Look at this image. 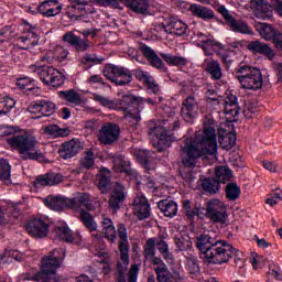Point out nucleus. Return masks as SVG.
<instances>
[{"instance_id": "f3484780", "label": "nucleus", "mask_w": 282, "mask_h": 282, "mask_svg": "<svg viewBox=\"0 0 282 282\" xmlns=\"http://www.w3.org/2000/svg\"><path fill=\"white\" fill-rule=\"evenodd\" d=\"M120 138V127L116 123H106L99 131V141L102 144H113Z\"/></svg>"}, {"instance_id": "13d9d810", "label": "nucleus", "mask_w": 282, "mask_h": 282, "mask_svg": "<svg viewBox=\"0 0 282 282\" xmlns=\"http://www.w3.org/2000/svg\"><path fill=\"white\" fill-rule=\"evenodd\" d=\"M121 261L117 262V274H127V270H129V252L120 251Z\"/></svg>"}, {"instance_id": "79ce46f5", "label": "nucleus", "mask_w": 282, "mask_h": 282, "mask_svg": "<svg viewBox=\"0 0 282 282\" xmlns=\"http://www.w3.org/2000/svg\"><path fill=\"white\" fill-rule=\"evenodd\" d=\"M30 68L34 72H50V69H52L53 72H58L57 68H54V66H52V59H50V56L47 55L42 57L34 65H31Z\"/></svg>"}, {"instance_id": "09e8293b", "label": "nucleus", "mask_w": 282, "mask_h": 282, "mask_svg": "<svg viewBox=\"0 0 282 282\" xmlns=\"http://www.w3.org/2000/svg\"><path fill=\"white\" fill-rule=\"evenodd\" d=\"M18 41L24 45L21 46V50H30V47H35V45H39V35L36 33H30L29 36H20Z\"/></svg>"}, {"instance_id": "ddd939ff", "label": "nucleus", "mask_w": 282, "mask_h": 282, "mask_svg": "<svg viewBox=\"0 0 282 282\" xmlns=\"http://www.w3.org/2000/svg\"><path fill=\"white\" fill-rule=\"evenodd\" d=\"M121 109L126 112V118H131L135 122H140L142 118L140 117V110H138V97L133 95H124L121 99ZM133 109H137L133 112Z\"/></svg>"}, {"instance_id": "0e129e2a", "label": "nucleus", "mask_w": 282, "mask_h": 282, "mask_svg": "<svg viewBox=\"0 0 282 282\" xmlns=\"http://www.w3.org/2000/svg\"><path fill=\"white\" fill-rule=\"evenodd\" d=\"M66 14L68 19H70V21H82L83 23L91 22V20L89 19V13L76 14L73 11H67Z\"/></svg>"}, {"instance_id": "c9c22d12", "label": "nucleus", "mask_w": 282, "mask_h": 282, "mask_svg": "<svg viewBox=\"0 0 282 282\" xmlns=\"http://www.w3.org/2000/svg\"><path fill=\"white\" fill-rule=\"evenodd\" d=\"M174 243L178 252H186L193 248V241H191V236L188 234H180L174 237Z\"/></svg>"}, {"instance_id": "7c9ffc66", "label": "nucleus", "mask_w": 282, "mask_h": 282, "mask_svg": "<svg viewBox=\"0 0 282 282\" xmlns=\"http://www.w3.org/2000/svg\"><path fill=\"white\" fill-rule=\"evenodd\" d=\"M45 206L51 208V210H63L65 206H69V198L63 196H47L44 199Z\"/></svg>"}, {"instance_id": "f03ea898", "label": "nucleus", "mask_w": 282, "mask_h": 282, "mask_svg": "<svg viewBox=\"0 0 282 282\" xmlns=\"http://www.w3.org/2000/svg\"><path fill=\"white\" fill-rule=\"evenodd\" d=\"M196 248L200 254V259L205 263L212 265H224L228 263V259L232 252V245L226 240L219 239L215 232H205L196 238Z\"/></svg>"}, {"instance_id": "5701e85b", "label": "nucleus", "mask_w": 282, "mask_h": 282, "mask_svg": "<svg viewBox=\"0 0 282 282\" xmlns=\"http://www.w3.org/2000/svg\"><path fill=\"white\" fill-rule=\"evenodd\" d=\"M39 76L44 85H51V87H61L62 85H65V75L62 72H40Z\"/></svg>"}, {"instance_id": "6e6552de", "label": "nucleus", "mask_w": 282, "mask_h": 282, "mask_svg": "<svg viewBox=\"0 0 282 282\" xmlns=\"http://www.w3.org/2000/svg\"><path fill=\"white\" fill-rule=\"evenodd\" d=\"M82 34L84 39L74 34L72 31L66 32L63 35V41L68 43V45L75 50L76 54H83L84 52H89V50H91V42L88 39V36H91V30H84Z\"/></svg>"}, {"instance_id": "39448f33", "label": "nucleus", "mask_w": 282, "mask_h": 282, "mask_svg": "<svg viewBox=\"0 0 282 282\" xmlns=\"http://www.w3.org/2000/svg\"><path fill=\"white\" fill-rule=\"evenodd\" d=\"M87 204H89V195L86 193H77L73 198H68V207L79 212V219L87 230L96 232L98 225L94 221L91 214L84 209L87 208Z\"/></svg>"}, {"instance_id": "1a4fd4ad", "label": "nucleus", "mask_w": 282, "mask_h": 282, "mask_svg": "<svg viewBox=\"0 0 282 282\" xmlns=\"http://www.w3.org/2000/svg\"><path fill=\"white\" fill-rule=\"evenodd\" d=\"M206 217L214 224H226L228 220V209L219 199H213L207 203Z\"/></svg>"}, {"instance_id": "b1692460", "label": "nucleus", "mask_w": 282, "mask_h": 282, "mask_svg": "<svg viewBox=\"0 0 282 282\" xmlns=\"http://www.w3.org/2000/svg\"><path fill=\"white\" fill-rule=\"evenodd\" d=\"M140 50L143 56L148 58L152 67H155L156 69H164V67H166V64L164 61H162V57L158 55V53H155V51H153V48H151L149 45L142 44Z\"/></svg>"}, {"instance_id": "393cba45", "label": "nucleus", "mask_w": 282, "mask_h": 282, "mask_svg": "<svg viewBox=\"0 0 282 282\" xmlns=\"http://www.w3.org/2000/svg\"><path fill=\"white\" fill-rule=\"evenodd\" d=\"M80 149V141L73 139L62 145V149H59V156L63 160H72V158H76V155H78Z\"/></svg>"}, {"instance_id": "c85d7f7f", "label": "nucleus", "mask_w": 282, "mask_h": 282, "mask_svg": "<svg viewBox=\"0 0 282 282\" xmlns=\"http://www.w3.org/2000/svg\"><path fill=\"white\" fill-rule=\"evenodd\" d=\"M189 10L193 17H197L203 21H212V19H215V11H213V9H209L208 7H204L202 4H192L189 7Z\"/></svg>"}, {"instance_id": "4d7b16f0", "label": "nucleus", "mask_w": 282, "mask_h": 282, "mask_svg": "<svg viewBox=\"0 0 282 282\" xmlns=\"http://www.w3.org/2000/svg\"><path fill=\"white\" fill-rule=\"evenodd\" d=\"M67 56H69V51L61 45L55 46L53 50V61L57 63H63V61L67 59Z\"/></svg>"}, {"instance_id": "58836bf2", "label": "nucleus", "mask_w": 282, "mask_h": 282, "mask_svg": "<svg viewBox=\"0 0 282 282\" xmlns=\"http://www.w3.org/2000/svg\"><path fill=\"white\" fill-rule=\"evenodd\" d=\"M102 232L108 241H116V227L111 218L105 217L101 221Z\"/></svg>"}, {"instance_id": "f8f14e48", "label": "nucleus", "mask_w": 282, "mask_h": 282, "mask_svg": "<svg viewBox=\"0 0 282 282\" xmlns=\"http://www.w3.org/2000/svg\"><path fill=\"white\" fill-rule=\"evenodd\" d=\"M199 111V104L197 102V99L195 96L191 95L183 100L182 107H181V116L183 120H185L188 123L195 122V118H197Z\"/></svg>"}, {"instance_id": "37998d69", "label": "nucleus", "mask_w": 282, "mask_h": 282, "mask_svg": "<svg viewBox=\"0 0 282 282\" xmlns=\"http://www.w3.org/2000/svg\"><path fill=\"white\" fill-rule=\"evenodd\" d=\"M46 135H52V138H67L70 131L68 128H61L57 124H50L44 129Z\"/></svg>"}, {"instance_id": "0eeeda50", "label": "nucleus", "mask_w": 282, "mask_h": 282, "mask_svg": "<svg viewBox=\"0 0 282 282\" xmlns=\"http://www.w3.org/2000/svg\"><path fill=\"white\" fill-rule=\"evenodd\" d=\"M217 12L225 19L226 25H228L229 30L231 32H235L236 34H249L252 35L254 32H252V28L248 25V22L236 19L230 14V11L226 8V6L220 4L217 7Z\"/></svg>"}, {"instance_id": "6ab92c4d", "label": "nucleus", "mask_w": 282, "mask_h": 282, "mask_svg": "<svg viewBox=\"0 0 282 282\" xmlns=\"http://www.w3.org/2000/svg\"><path fill=\"white\" fill-rule=\"evenodd\" d=\"M126 199H127V192L123 185L120 183H116L115 188L110 194V197L108 200L109 208H111L113 213H118V210H120L121 204H124Z\"/></svg>"}, {"instance_id": "4468645a", "label": "nucleus", "mask_w": 282, "mask_h": 282, "mask_svg": "<svg viewBox=\"0 0 282 282\" xmlns=\"http://www.w3.org/2000/svg\"><path fill=\"white\" fill-rule=\"evenodd\" d=\"M132 210L133 215H135L137 219L140 221L151 217V205L144 195H139L134 198L132 203Z\"/></svg>"}, {"instance_id": "052dcab7", "label": "nucleus", "mask_w": 282, "mask_h": 282, "mask_svg": "<svg viewBox=\"0 0 282 282\" xmlns=\"http://www.w3.org/2000/svg\"><path fill=\"white\" fill-rule=\"evenodd\" d=\"M234 257V262L238 268H243V252L231 246V253L229 254L228 261Z\"/></svg>"}, {"instance_id": "5fc2aeb1", "label": "nucleus", "mask_w": 282, "mask_h": 282, "mask_svg": "<svg viewBox=\"0 0 282 282\" xmlns=\"http://www.w3.org/2000/svg\"><path fill=\"white\" fill-rule=\"evenodd\" d=\"M239 195H241V188L236 183H228L226 186V196L230 202H235L239 199Z\"/></svg>"}, {"instance_id": "20e7f679", "label": "nucleus", "mask_w": 282, "mask_h": 282, "mask_svg": "<svg viewBox=\"0 0 282 282\" xmlns=\"http://www.w3.org/2000/svg\"><path fill=\"white\" fill-rule=\"evenodd\" d=\"M174 111L167 115L169 119L158 121L150 126L149 135L151 138L152 147L158 151H164L173 144V131L177 129L180 122L174 119Z\"/></svg>"}, {"instance_id": "a878e982", "label": "nucleus", "mask_w": 282, "mask_h": 282, "mask_svg": "<svg viewBox=\"0 0 282 282\" xmlns=\"http://www.w3.org/2000/svg\"><path fill=\"white\" fill-rule=\"evenodd\" d=\"M65 177L59 173H46L45 175L37 176L35 180V186H56L61 184Z\"/></svg>"}, {"instance_id": "f704fd0d", "label": "nucleus", "mask_w": 282, "mask_h": 282, "mask_svg": "<svg viewBox=\"0 0 282 282\" xmlns=\"http://www.w3.org/2000/svg\"><path fill=\"white\" fill-rule=\"evenodd\" d=\"M143 257L147 261H151L152 265H155V259H162L155 257V238H149L143 246Z\"/></svg>"}, {"instance_id": "ea45409f", "label": "nucleus", "mask_w": 282, "mask_h": 282, "mask_svg": "<svg viewBox=\"0 0 282 282\" xmlns=\"http://www.w3.org/2000/svg\"><path fill=\"white\" fill-rule=\"evenodd\" d=\"M12 166L10 165V161L8 159H0V180L4 182V184H11L12 177Z\"/></svg>"}, {"instance_id": "c756f323", "label": "nucleus", "mask_w": 282, "mask_h": 282, "mask_svg": "<svg viewBox=\"0 0 282 282\" xmlns=\"http://www.w3.org/2000/svg\"><path fill=\"white\" fill-rule=\"evenodd\" d=\"M159 56L169 65L170 67H186V63L188 61L186 57H183L181 55H174L172 53H159Z\"/></svg>"}, {"instance_id": "4c0bfd02", "label": "nucleus", "mask_w": 282, "mask_h": 282, "mask_svg": "<svg viewBox=\"0 0 282 282\" xmlns=\"http://www.w3.org/2000/svg\"><path fill=\"white\" fill-rule=\"evenodd\" d=\"M215 175L220 185L221 183L226 184V182H230V180H232V170L226 165H218L215 169Z\"/></svg>"}, {"instance_id": "69168bd1", "label": "nucleus", "mask_w": 282, "mask_h": 282, "mask_svg": "<svg viewBox=\"0 0 282 282\" xmlns=\"http://www.w3.org/2000/svg\"><path fill=\"white\" fill-rule=\"evenodd\" d=\"M269 279H275V281H281L282 279V271L281 267L276 264H270L268 271Z\"/></svg>"}, {"instance_id": "72a5a7b5", "label": "nucleus", "mask_w": 282, "mask_h": 282, "mask_svg": "<svg viewBox=\"0 0 282 282\" xmlns=\"http://www.w3.org/2000/svg\"><path fill=\"white\" fill-rule=\"evenodd\" d=\"M158 208L165 217L173 218L177 215V203L169 199H163L158 203Z\"/></svg>"}, {"instance_id": "603ef678", "label": "nucleus", "mask_w": 282, "mask_h": 282, "mask_svg": "<svg viewBox=\"0 0 282 282\" xmlns=\"http://www.w3.org/2000/svg\"><path fill=\"white\" fill-rule=\"evenodd\" d=\"M218 142L221 149H226V151H230V149L235 147L237 142V138L232 133H227L226 135H219Z\"/></svg>"}, {"instance_id": "a211bd4d", "label": "nucleus", "mask_w": 282, "mask_h": 282, "mask_svg": "<svg viewBox=\"0 0 282 282\" xmlns=\"http://www.w3.org/2000/svg\"><path fill=\"white\" fill-rule=\"evenodd\" d=\"M153 270L159 282H177V274L173 275L163 259H154Z\"/></svg>"}, {"instance_id": "c03bdc74", "label": "nucleus", "mask_w": 282, "mask_h": 282, "mask_svg": "<svg viewBox=\"0 0 282 282\" xmlns=\"http://www.w3.org/2000/svg\"><path fill=\"white\" fill-rule=\"evenodd\" d=\"M183 210L188 219H195L202 215V207L191 204V200H183Z\"/></svg>"}, {"instance_id": "2eb2a0df", "label": "nucleus", "mask_w": 282, "mask_h": 282, "mask_svg": "<svg viewBox=\"0 0 282 282\" xmlns=\"http://www.w3.org/2000/svg\"><path fill=\"white\" fill-rule=\"evenodd\" d=\"M25 228L30 237H34V239H43L47 237V232H50V225L39 218L29 220Z\"/></svg>"}, {"instance_id": "473e14b6", "label": "nucleus", "mask_w": 282, "mask_h": 282, "mask_svg": "<svg viewBox=\"0 0 282 282\" xmlns=\"http://www.w3.org/2000/svg\"><path fill=\"white\" fill-rule=\"evenodd\" d=\"M258 32L260 36L264 39V41H272V43H274L276 36L281 34V31L275 30L272 25L268 23H260V25L258 26Z\"/></svg>"}, {"instance_id": "864d4df0", "label": "nucleus", "mask_w": 282, "mask_h": 282, "mask_svg": "<svg viewBox=\"0 0 282 282\" xmlns=\"http://www.w3.org/2000/svg\"><path fill=\"white\" fill-rule=\"evenodd\" d=\"M119 252H129V239L127 236V228H124V225H121L119 227Z\"/></svg>"}, {"instance_id": "f257e3e1", "label": "nucleus", "mask_w": 282, "mask_h": 282, "mask_svg": "<svg viewBox=\"0 0 282 282\" xmlns=\"http://www.w3.org/2000/svg\"><path fill=\"white\" fill-rule=\"evenodd\" d=\"M217 131L209 126L200 134L184 139L181 143V162L185 169H194L199 160L217 155Z\"/></svg>"}, {"instance_id": "412c9836", "label": "nucleus", "mask_w": 282, "mask_h": 282, "mask_svg": "<svg viewBox=\"0 0 282 282\" xmlns=\"http://www.w3.org/2000/svg\"><path fill=\"white\" fill-rule=\"evenodd\" d=\"M247 50L251 52V54H261L262 56H265L268 61H274L276 58V53L270 45L258 40L249 42Z\"/></svg>"}, {"instance_id": "9d476101", "label": "nucleus", "mask_w": 282, "mask_h": 282, "mask_svg": "<svg viewBox=\"0 0 282 282\" xmlns=\"http://www.w3.org/2000/svg\"><path fill=\"white\" fill-rule=\"evenodd\" d=\"M161 30H164L165 34H174L175 36H185L188 34V24L175 17H169L159 24Z\"/></svg>"}, {"instance_id": "bb28decb", "label": "nucleus", "mask_w": 282, "mask_h": 282, "mask_svg": "<svg viewBox=\"0 0 282 282\" xmlns=\"http://www.w3.org/2000/svg\"><path fill=\"white\" fill-rule=\"evenodd\" d=\"M104 75L110 83H115L116 85H129L133 77L131 73L127 72H105Z\"/></svg>"}, {"instance_id": "338daca9", "label": "nucleus", "mask_w": 282, "mask_h": 282, "mask_svg": "<svg viewBox=\"0 0 282 282\" xmlns=\"http://www.w3.org/2000/svg\"><path fill=\"white\" fill-rule=\"evenodd\" d=\"M51 6H58V0H45L37 7V12L45 17L47 14V10H50Z\"/></svg>"}, {"instance_id": "423d86ee", "label": "nucleus", "mask_w": 282, "mask_h": 282, "mask_svg": "<svg viewBox=\"0 0 282 282\" xmlns=\"http://www.w3.org/2000/svg\"><path fill=\"white\" fill-rule=\"evenodd\" d=\"M65 249L58 248L54 249L47 256H44L41 261V272L40 274L52 275L56 274L63 261H65Z\"/></svg>"}, {"instance_id": "2f4dec72", "label": "nucleus", "mask_w": 282, "mask_h": 282, "mask_svg": "<svg viewBox=\"0 0 282 282\" xmlns=\"http://www.w3.org/2000/svg\"><path fill=\"white\" fill-rule=\"evenodd\" d=\"M135 76L140 83H143L148 91H151V94H158V91H160V86L155 83L153 76L149 75V73L139 72Z\"/></svg>"}, {"instance_id": "cd10ccee", "label": "nucleus", "mask_w": 282, "mask_h": 282, "mask_svg": "<svg viewBox=\"0 0 282 282\" xmlns=\"http://www.w3.org/2000/svg\"><path fill=\"white\" fill-rule=\"evenodd\" d=\"M54 236L61 241L66 243H74V232L69 230V227L65 223H59L54 228Z\"/></svg>"}, {"instance_id": "de8ad7c7", "label": "nucleus", "mask_w": 282, "mask_h": 282, "mask_svg": "<svg viewBox=\"0 0 282 282\" xmlns=\"http://www.w3.org/2000/svg\"><path fill=\"white\" fill-rule=\"evenodd\" d=\"M105 62V57H100L95 53H86L82 58L80 63L87 65V67H94V65H100Z\"/></svg>"}, {"instance_id": "4be33fe9", "label": "nucleus", "mask_w": 282, "mask_h": 282, "mask_svg": "<svg viewBox=\"0 0 282 282\" xmlns=\"http://www.w3.org/2000/svg\"><path fill=\"white\" fill-rule=\"evenodd\" d=\"M123 6L129 8L134 14H138L141 19L151 17V11L149 10V0H123Z\"/></svg>"}, {"instance_id": "680f3d73", "label": "nucleus", "mask_w": 282, "mask_h": 282, "mask_svg": "<svg viewBox=\"0 0 282 282\" xmlns=\"http://www.w3.org/2000/svg\"><path fill=\"white\" fill-rule=\"evenodd\" d=\"M218 104L225 105L226 113H232V109H230V107H234V109H237V97L235 95H230L226 99L218 101Z\"/></svg>"}, {"instance_id": "9b49d317", "label": "nucleus", "mask_w": 282, "mask_h": 282, "mask_svg": "<svg viewBox=\"0 0 282 282\" xmlns=\"http://www.w3.org/2000/svg\"><path fill=\"white\" fill-rule=\"evenodd\" d=\"M28 111L35 118L50 117L56 111V104L50 100H36L30 104Z\"/></svg>"}, {"instance_id": "774afa93", "label": "nucleus", "mask_w": 282, "mask_h": 282, "mask_svg": "<svg viewBox=\"0 0 282 282\" xmlns=\"http://www.w3.org/2000/svg\"><path fill=\"white\" fill-rule=\"evenodd\" d=\"M98 188L102 194L109 193V189L111 188V180L107 176H101L99 178Z\"/></svg>"}, {"instance_id": "7ed1b4c3", "label": "nucleus", "mask_w": 282, "mask_h": 282, "mask_svg": "<svg viewBox=\"0 0 282 282\" xmlns=\"http://www.w3.org/2000/svg\"><path fill=\"white\" fill-rule=\"evenodd\" d=\"M4 135H8L7 143L13 151H18L22 160H32L37 162H43L45 155L41 150L36 149V137L28 132H14L12 130H7L3 132Z\"/></svg>"}, {"instance_id": "a18cd8bd", "label": "nucleus", "mask_w": 282, "mask_h": 282, "mask_svg": "<svg viewBox=\"0 0 282 282\" xmlns=\"http://www.w3.org/2000/svg\"><path fill=\"white\" fill-rule=\"evenodd\" d=\"M220 188L221 185L219 184V181H217V178L212 177L203 180V191H205V193L215 195L216 193H219Z\"/></svg>"}, {"instance_id": "a19ab883", "label": "nucleus", "mask_w": 282, "mask_h": 282, "mask_svg": "<svg viewBox=\"0 0 282 282\" xmlns=\"http://www.w3.org/2000/svg\"><path fill=\"white\" fill-rule=\"evenodd\" d=\"M58 96L62 98V100L70 102V105H80V102H83L80 94L74 89L58 91Z\"/></svg>"}, {"instance_id": "6e6d98bb", "label": "nucleus", "mask_w": 282, "mask_h": 282, "mask_svg": "<svg viewBox=\"0 0 282 282\" xmlns=\"http://www.w3.org/2000/svg\"><path fill=\"white\" fill-rule=\"evenodd\" d=\"M15 105L17 101L12 98H3L0 100V116H8V113L14 109Z\"/></svg>"}, {"instance_id": "aec40b11", "label": "nucleus", "mask_w": 282, "mask_h": 282, "mask_svg": "<svg viewBox=\"0 0 282 282\" xmlns=\"http://www.w3.org/2000/svg\"><path fill=\"white\" fill-rule=\"evenodd\" d=\"M113 171L115 173H126L129 180H138V171L131 169V161L124 156H116L113 159Z\"/></svg>"}, {"instance_id": "3c124183", "label": "nucleus", "mask_w": 282, "mask_h": 282, "mask_svg": "<svg viewBox=\"0 0 282 282\" xmlns=\"http://www.w3.org/2000/svg\"><path fill=\"white\" fill-rule=\"evenodd\" d=\"M155 246L161 254V257L167 261V262H173V253L169 250V243L164 241V239H160L155 241Z\"/></svg>"}, {"instance_id": "bf43d9fd", "label": "nucleus", "mask_w": 282, "mask_h": 282, "mask_svg": "<svg viewBox=\"0 0 282 282\" xmlns=\"http://www.w3.org/2000/svg\"><path fill=\"white\" fill-rule=\"evenodd\" d=\"M95 3L100 8H112L113 10H120V3H124V0H95Z\"/></svg>"}, {"instance_id": "e433bc0d", "label": "nucleus", "mask_w": 282, "mask_h": 282, "mask_svg": "<svg viewBox=\"0 0 282 282\" xmlns=\"http://www.w3.org/2000/svg\"><path fill=\"white\" fill-rule=\"evenodd\" d=\"M251 8L257 10L258 14L261 17H272V6L265 2V0H251Z\"/></svg>"}, {"instance_id": "49530a36", "label": "nucleus", "mask_w": 282, "mask_h": 282, "mask_svg": "<svg viewBox=\"0 0 282 282\" xmlns=\"http://www.w3.org/2000/svg\"><path fill=\"white\" fill-rule=\"evenodd\" d=\"M186 270L193 276H199L202 274V270L199 268V260L195 258V256H191L186 259Z\"/></svg>"}, {"instance_id": "e2e57ef3", "label": "nucleus", "mask_w": 282, "mask_h": 282, "mask_svg": "<svg viewBox=\"0 0 282 282\" xmlns=\"http://www.w3.org/2000/svg\"><path fill=\"white\" fill-rule=\"evenodd\" d=\"M94 100H96V102H99V105H101V107H106L107 109H117L118 105H116V102H113V100L101 96V95H95Z\"/></svg>"}, {"instance_id": "8fccbe9b", "label": "nucleus", "mask_w": 282, "mask_h": 282, "mask_svg": "<svg viewBox=\"0 0 282 282\" xmlns=\"http://www.w3.org/2000/svg\"><path fill=\"white\" fill-rule=\"evenodd\" d=\"M94 164H96V158L94 154V150L90 149L83 154L79 161V166L89 171V169H91Z\"/></svg>"}, {"instance_id": "dca6fc26", "label": "nucleus", "mask_w": 282, "mask_h": 282, "mask_svg": "<svg viewBox=\"0 0 282 282\" xmlns=\"http://www.w3.org/2000/svg\"><path fill=\"white\" fill-rule=\"evenodd\" d=\"M238 80L243 89L257 91V89H261V87H263V75H261V72L238 76Z\"/></svg>"}]
</instances>
